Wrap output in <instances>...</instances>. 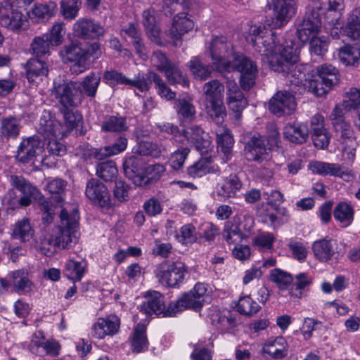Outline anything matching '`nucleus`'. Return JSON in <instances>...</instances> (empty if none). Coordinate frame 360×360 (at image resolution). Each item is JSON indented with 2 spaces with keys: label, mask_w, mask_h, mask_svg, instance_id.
Returning a JSON list of instances; mask_svg holds the SVG:
<instances>
[{
  "label": "nucleus",
  "mask_w": 360,
  "mask_h": 360,
  "mask_svg": "<svg viewBox=\"0 0 360 360\" xmlns=\"http://www.w3.org/2000/svg\"><path fill=\"white\" fill-rule=\"evenodd\" d=\"M247 41L256 51L268 58L274 71H286L298 60L299 45L292 39L278 37L276 32L264 25L252 26Z\"/></svg>",
  "instance_id": "obj_1"
},
{
  "label": "nucleus",
  "mask_w": 360,
  "mask_h": 360,
  "mask_svg": "<svg viewBox=\"0 0 360 360\" xmlns=\"http://www.w3.org/2000/svg\"><path fill=\"white\" fill-rule=\"evenodd\" d=\"M191 6L190 0H164L162 11L165 15H172L178 12L172 19L169 28L165 32V42L174 46L181 45L183 37L194 27V22L187 11Z\"/></svg>",
  "instance_id": "obj_2"
},
{
  "label": "nucleus",
  "mask_w": 360,
  "mask_h": 360,
  "mask_svg": "<svg viewBox=\"0 0 360 360\" xmlns=\"http://www.w3.org/2000/svg\"><path fill=\"white\" fill-rule=\"evenodd\" d=\"M60 224L52 229L58 248H68L77 243L79 215L77 208H64L60 213Z\"/></svg>",
  "instance_id": "obj_3"
},
{
  "label": "nucleus",
  "mask_w": 360,
  "mask_h": 360,
  "mask_svg": "<svg viewBox=\"0 0 360 360\" xmlns=\"http://www.w3.org/2000/svg\"><path fill=\"white\" fill-rule=\"evenodd\" d=\"M30 5V0H0V24L8 30L19 33L26 30L28 20L18 8Z\"/></svg>",
  "instance_id": "obj_4"
},
{
  "label": "nucleus",
  "mask_w": 360,
  "mask_h": 360,
  "mask_svg": "<svg viewBox=\"0 0 360 360\" xmlns=\"http://www.w3.org/2000/svg\"><path fill=\"white\" fill-rule=\"evenodd\" d=\"M209 51L213 67L219 72L230 71L233 66L231 63L237 55L232 42L224 36L213 37Z\"/></svg>",
  "instance_id": "obj_5"
},
{
  "label": "nucleus",
  "mask_w": 360,
  "mask_h": 360,
  "mask_svg": "<svg viewBox=\"0 0 360 360\" xmlns=\"http://www.w3.org/2000/svg\"><path fill=\"white\" fill-rule=\"evenodd\" d=\"M338 70L332 65L324 64L317 68V75L309 79L304 87L314 95H326L338 81Z\"/></svg>",
  "instance_id": "obj_6"
},
{
  "label": "nucleus",
  "mask_w": 360,
  "mask_h": 360,
  "mask_svg": "<svg viewBox=\"0 0 360 360\" xmlns=\"http://www.w3.org/2000/svg\"><path fill=\"white\" fill-rule=\"evenodd\" d=\"M206 292V285L197 283L189 292L183 294L176 301L169 303L171 312L167 314L176 315L186 309H192L195 311H200L203 306Z\"/></svg>",
  "instance_id": "obj_7"
},
{
  "label": "nucleus",
  "mask_w": 360,
  "mask_h": 360,
  "mask_svg": "<svg viewBox=\"0 0 360 360\" xmlns=\"http://www.w3.org/2000/svg\"><path fill=\"white\" fill-rule=\"evenodd\" d=\"M187 273V267L179 260L163 262L158 264L155 270L158 281L162 284L172 288L179 286L184 281L185 274Z\"/></svg>",
  "instance_id": "obj_8"
},
{
  "label": "nucleus",
  "mask_w": 360,
  "mask_h": 360,
  "mask_svg": "<svg viewBox=\"0 0 360 360\" xmlns=\"http://www.w3.org/2000/svg\"><path fill=\"white\" fill-rule=\"evenodd\" d=\"M78 88L77 82H67L58 77L53 80L52 94L60 104L61 108H73L82 101Z\"/></svg>",
  "instance_id": "obj_9"
},
{
  "label": "nucleus",
  "mask_w": 360,
  "mask_h": 360,
  "mask_svg": "<svg viewBox=\"0 0 360 360\" xmlns=\"http://www.w3.org/2000/svg\"><path fill=\"white\" fill-rule=\"evenodd\" d=\"M269 141L259 134L253 135L245 146V155L247 160L264 165V167L272 166L270 148H267Z\"/></svg>",
  "instance_id": "obj_10"
},
{
  "label": "nucleus",
  "mask_w": 360,
  "mask_h": 360,
  "mask_svg": "<svg viewBox=\"0 0 360 360\" xmlns=\"http://www.w3.org/2000/svg\"><path fill=\"white\" fill-rule=\"evenodd\" d=\"M231 64L233 68L228 72L235 70L239 72L241 88L245 91L250 90L255 84L258 72L256 63L247 56L237 53Z\"/></svg>",
  "instance_id": "obj_11"
},
{
  "label": "nucleus",
  "mask_w": 360,
  "mask_h": 360,
  "mask_svg": "<svg viewBox=\"0 0 360 360\" xmlns=\"http://www.w3.org/2000/svg\"><path fill=\"white\" fill-rule=\"evenodd\" d=\"M84 49L79 44L70 42L63 46L60 51V56L64 63H72L70 72L74 75H79L89 68L86 63Z\"/></svg>",
  "instance_id": "obj_12"
},
{
  "label": "nucleus",
  "mask_w": 360,
  "mask_h": 360,
  "mask_svg": "<svg viewBox=\"0 0 360 360\" xmlns=\"http://www.w3.org/2000/svg\"><path fill=\"white\" fill-rule=\"evenodd\" d=\"M43 151L44 144L38 136L23 138L18 147L15 159L24 165L34 163Z\"/></svg>",
  "instance_id": "obj_13"
},
{
  "label": "nucleus",
  "mask_w": 360,
  "mask_h": 360,
  "mask_svg": "<svg viewBox=\"0 0 360 360\" xmlns=\"http://www.w3.org/2000/svg\"><path fill=\"white\" fill-rule=\"evenodd\" d=\"M294 94L288 91H277L269 101V111L278 117L291 114L296 108Z\"/></svg>",
  "instance_id": "obj_14"
},
{
  "label": "nucleus",
  "mask_w": 360,
  "mask_h": 360,
  "mask_svg": "<svg viewBox=\"0 0 360 360\" xmlns=\"http://www.w3.org/2000/svg\"><path fill=\"white\" fill-rule=\"evenodd\" d=\"M321 26L318 11H311L306 13L301 22L297 27V37L303 43L316 37Z\"/></svg>",
  "instance_id": "obj_15"
},
{
  "label": "nucleus",
  "mask_w": 360,
  "mask_h": 360,
  "mask_svg": "<svg viewBox=\"0 0 360 360\" xmlns=\"http://www.w3.org/2000/svg\"><path fill=\"white\" fill-rule=\"evenodd\" d=\"M123 170L127 178L137 186L148 184V178L145 174V167L141 158L131 155L126 158L123 162Z\"/></svg>",
  "instance_id": "obj_16"
},
{
  "label": "nucleus",
  "mask_w": 360,
  "mask_h": 360,
  "mask_svg": "<svg viewBox=\"0 0 360 360\" xmlns=\"http://www.w3.org/2000/svg\"><path fill=\"white\" fill-rule=\"evenodd\" d=\"M103 78V81L110 86L124 84L136 87L142 92L147 89L149 82L148 77L143 75V73H139L135 79H131L125 77L122 73L113 70L105 71Z\"/></svg>",
  "instance_id": "obj_17"
},
{
  "label": "nucleus",
  "mask_w": 360,
  "mask_h": 360,
  "mask_svg": "<svg viewBox=\"0 0 360 360\" xmlns=\"http://www.w3.org/2000/svg\"><path fill=\"white\" fill-rule=\"evenodd\" d=\"M85 195L91 202L98 205L101 207H110L111 206V199L108 189L98 179H91L86 182Z\"/></svg>",
  "instance_id": "obj_18"
},
{
  "label": "nucleus",
  "mask_w": 360,
  "mask_h": 360,
  "mask_svg": "<svg viewBox=\"0 0 360 360\" xmlns=\"http://www.w3.org/2000/svg\"><path fill=\"white\" fill-rule=\"evenodd\" d=\"M32 283L26 272L17 270L11 272L6 278H0V286L6 290L11 289L20 294L27 293L32 290Z\"/></svg>",
  "instance_id": "obj_19"
},
{
  "label": "nucleus",
  "mask_w": 360,
  "mask_h": 360,
  "mask_svg": "<svg viewBox=\"0 0 360 360\" xmlns=\"http://www.w3.org/2000/svg\"><path fill=\"white\" fill-rule=\"evenodd\" d=\"M337 139L341 143L347 158L352 160L355 156L356 142L354 131L347 121L333 125Z\"/></svg>",
  "instance_id": "obj_20"
},
{
  "label": "nucleus",
  "mask_w": 360,
  "mask_h": 360,
  "mask_svg": "<svg viewBox=\"0 0 360 360\" xmlns=\"http://www.w3.org/2000/svg\"><path fill=\"white\" fill-rule=\"evenodd\" d=\"M146 301L140 305V311L146 315H162L163 317H171L174 315H168L170 313L169 304L165 307L164 296L158 291L148 292L145 296Z\"/></svg>",
  "instance_id": "obj_21"
},
{
  "label": "nucleus",
  "mask_w": 360,
  "mask_h": 360,
  "mask_svg": "<svg viewBox=\"0 0 360 360\" xmlns=\"http://www.w3.org/2000/svg\"><path fill=\"white\" fill-rule=\"evenodd\" d=\"M76 36L84 39H96L103 36L104 27L92 19L79 18L74 24Z\"/></svg>",
  "instance_id": "obj_22"
},
{
  "label": "nucleus",
  "mask_w": 360,
  "mask_h": 360,
  "mask_svg": "<svg viewBox=\"0 0 360 360\" xmlns=\"http://www.w3.org/2000/svg\"><path fill=\"white\" fill-rule=\"evenodd\" d=\"M11 183L15 188L23 195L19 200V204L21 206H29L32 198L38 200L39 197H41L39 190L22 176H11Z\"/></svg>",
  "instance_id": "obj_23"
},
{
  "label": "nucleus",
  "mask_w": 360,
  "mask_h": 360,
  "mask_svg": "<svg viewBox=\"0 0 360 360\" xmlns=\"http://www.w3.org/2000/svg\"><path fill=\"white\" fill-rule=\"evenodd\" d=\"M26 77L30 84L37 85L49 72L50 64L39 57L29 59L25 65Z\"/></svg>",
  "instance_id": "obj_24"
},
{
  "label": "nucleus",
  "mask_w": 360,
  "mask_h": 360,
  "mask_svg": "<svg viewBox=\"0 0 360 360\" xmlns=\"http://www.w3.org/2000/svg\"><path fill=\"white\" fill-rule=\"evenodd\" d=\"M226 100L229 110L235 113L236 119L239 120L243 110L248 105V101L236 83L228 82Z\"/></svg>",
  "instance_id": "obj_25"
},
{
  "label": "nucleus",
  "mask_w": 360,
  "mask_h": 360,
  "mask_svg": "<svg viewBox=\"0 0 360 360\" xmlns=\"http://www.w3.org/2000/svg\"><path fill=\"white\" fill-rule=\"evenodd\" d=\"M120 35L129 43H131L136 53L142 59L147 58L146 49L141 37V32L134 23H129L122 27Z\"/></svg>",
  "instance_id": "obj_26"
},
{
  "label": "nucleus",
  "mask_w": 360,
  "mask_h": 360,
  "mask_svg": "<svg viewBox=\"0 0 360 360\" xmlns=\"http://www.w3.org/2000/svg\"><path fill=\"white\" fill-rule=\"evenodd\" d=\"M120 325V319L115 315L99 318L92 326L91 335L98 339H102L106 335H113L118 332Z\"/></svg>",
  "instance_id": "obj_27"
},
{
  "label": "nucleus",
  "mask_w": 360,
  "mask_h": 360,
  "mask_svg": "<svg viewBox=\"0 0 360 360\" xmlns=\"http://www.w3.org/2000/svg\"><path fill=\"white\" fill-rule=\"evenodd\" d=\"M311 133L315 147L324 149L328 147L330 136L325 127L324 117L320 114H316L311 119Z\"/></svg>",
  "instance_id": "obj_28"
},
{
  "label": "nucleus",
  "mask_w": 360,
  "mask_h": 360,
  "mask_svg": "<svg viewBox=\"0 0 360 360\" xmlns=\"http://www.w3.org/2000/svg\"><path fill=\"white\" fill-rule=\"evenodd\" d=\"M268 2L274 7L276 27H282L295 13V0H268Z\"/></svg>",
  "instance_id": "obj_29"
},
{
  "label": "nucleus",
  "mask_w": 360,
  "mask_h": 360,
  "mask_svg": "<svg viewBox=\"0 0 360 360\" xmlns=\"http://www.w3.org/2000/svg\"><path fill=\"white\" fill-rule=\"evenodd\" d=\"M38 131L46 139L63 136L65 134L64 126L48 112H44L41 116Z\"/></svg>",
  "instance_id": "obj_30"
},
{
  "label": "nucleus",
  "mask_w": 360,
  "mask_h": 360,
  "mask_svg": "<svg viewBox=\"0 0 360 360\" xmlns=\"http://www.w3.org/2000/svg\"><path fill=\"white\" fill-rule=\"evenodd\" d=\"M207 135L197 125H192L182 130L181 137L193 144L201 153L207 150L210 145Z\"/></svg>",
  "instance_id": "obj_31"
},
{
  "label": "nucleus",
  "mask_w": 360,
  "mask_h": 360,
  "mask_svg": "<svg viewBox=\"0 0 360 360\" xmlns=\"http://www.w3.org/2000/svg\"><path fill=\"white\" fill-rule=\"evenodd\" d=\"M29 349L32 353L41 354V352H45L47 354L55 356L59 354L60 345L57 341L53 340L45 341L41 333L39 332V335L37 333L33 335L29 345Z\"/></svg>",
  "instance_id": "obj_32"
},
{
  "label": "nucleus",
  "mask_w": 360,
  "mask_h": 360,
  "mask_svg": "<svg viewBox=\"0 0 360 360\" xmlns=\"http://www.w3.org/2000/svg\"><path fill=\"white\" fill-rule=\"evenodd\" d=\"M217 150L223 154L224 162L229 161L232 157V148L234 143L233 136L229 129L218 127L216 129Z\"/></svg>",
  "instance_id": "obj_33"
},
{
  "label": "nucleus",
  "mask_w": 360,
  "mask_h": 360,
  "mask_svg": "<svg viewBox=\"0 0 360 360\" xmlns=\"http://www.w3.org/2000/svg\"><path fill=\"white\" fill-rule=\"evenodd\" d=\"M242 182L236 174H230L217 185V195L222 200L234 198L242 187Z\"/></svg>",
  "instance_id": "obj_34"
},
{
  "label": "nucleus",
  "mask_w": 360,
  "mask_h": 360,
  "mask_svg": "<svg viewBox=\"0 0 360 360\" xmlns=\"http://www.w3.org/2000/svg\"><path fill=\"white\" fill-rule=\"evenodd\" d=\"M155 13L153 8L144 11L142 13L143 25L150 40L158 45L162 46L165 41L162 39L160 29L156 24Z\"/></svg>",
  "instance_id": "obj_35"
},
{
  "label": "nucleus",
  "mask_w": 360,
  "mask_h": 360,
  "mask_svg": "<svg viewBox=\"0 0 360 360\" xmlns=\"http://www.w3.org/2000/svg\"><path fill=\"white\" fill-rule=\"evenodd\" d=\"M335 241L331 239L323 238L314 241L312 250L315 257L324 262L330 260L335 254Z\"/></svg>",
  "instance_id": "obj_36"
},
{
  "label": "nucleus",
  "mask_w": 360,
  "mask_h": 360,
  "mask_svg": "<svg viewBox=\"0 0 360 360\" xmlns=\"http://www.w3.org/2000/svg\"><path fill=\"white\" fill-rule=\"evenodd\" d=\"M309 168L312 173L322 176L330 175L341 178L349 176V173L342 170L340 165L335 163L314 161L309 164Z\"/></svg>",
  "instance_id": "obj_37"
},
{
  "label": "nucleus",
  "mask_w": 360,
  "mask_h": 360,
  "mask_svg": "<svg viewBox=\"0 0 360 360\" xmlns=\"http://www.w3.org/2000/svg\"><path fill=\"white\" fill-rule=\"evenodd\" d=\"M307 68L306 65L295 63L286 71L277 72L282 73L287 78L290 86H305L309 79L306 77Z\"/></svg>",
  "instance_id": "obj_38"
},
{
  "label": "nucleus",
  "mask_w": 360,
  "mask_h": 360,
  "mask_svg": "<svg viewBox=\"0 0 360 360\" xmlns=\"http://www.w3.org/2000/svg\"><path fill=\"white\" fill-rule=\"evenodd\" d=\"M283 135L289 141L297 144L305 143L309 136V129L303 124H288L283 128Z\"/></svg>",
  "instance_id": "obj_39"
},
{
  "label": "nucleus",
  "mask_w": 360,
  "mask_h": 360,
  "mask_svg": "<svg viewBox=\"0 0 360 360\" xmlns=\"http://www.w3.org/2000/svg\"><path fill=\"white\" fill-rule=\"evenodd\" d=\"M21 129L20 120L15 116H8L0 120L1 136L6 139H16Z\"/></svg>",
  "instance_id": "obj_40"
},
{
  "label": "nucleus",
  "mask_w": 360,
  "mask_h": 360,
  "mask_svg": "<svg viewBox=\"0 0 360 360\" xmlns=\"http://www.w3.org/2000/svg\"><path fill=\"white\" fill-rule=\"evenodd\" d=\"M219 171V168L213 165L210 157L200 158L187 169L188 174L193 177H201L208 173H214Z\"/></svg>",
  "instance_id": "obj_41"
},
{
  "label": "nucleus",
  "mask_w": 360,
  "mask_h": 360,
  "mask_svg": "<svg viewBox=\"0 0 360 360\" xmlns=\"http://www.w3.org/2000/svg\"><path fill=\"white\" fill-rule=\"evenodd\" d=\"M100 82L101 77L96 72H91L86 75L81 82H78V92L80 98L82 99L83 94L90 98H94Z\"/></svg>",
  "instance_id": "obj_42"
},
{
  "label": "nucleus",
  "mask_w": 360,
  "mask_h": 360,
  "mask_svg": "<svg viewBox=\"0 0 360 360\" xmlns=\"http://www.w3.org/2000/svg\"><path fill=\"white\" fill-rule=\"evenodd\" d=\"M340 61L345 66H356L360 63V45H345L338 50Z\"/></svg>",
  "instance_id": "obj_43"
},
{
  "label": "nucleus",
  "mask_w": 360,
  "mask_h": 360,
  "mask_svg": "<svg viewBox=\"0 0 360 360\" xmlns=\"http://www.w3.org/2000/svg\"><path fill=\"white\" fill-rule=\"evenodd\" d=\"M131 351L134 353H141L148 348V341L146 337V328L143 324H138L130 338Z\"/></svg>",
  "instance_id": "obj_44"
},
{
  "label": "nucleus",
  "mask_w": 360,
  "mask_h": 360,
  "mask_svg": "<svg viewBox=\"0 0 360 360\" xmlns=\"http://www.w3.org/2000/svg\"><path fill=\"white\" fill-rule=\"evenodd\" d=\"M167 151L165 146L146 141L139 142L133 148V152L136 154L153 158H158Z\"/></svg>",
  "instance_id": "obj_45"
},
{
  "label": "nucleus",
  "mask_w": 360,
  "mask_h": 360,
  "mask_svg": "<svg viewBox=\"0 0 360 360\" xmlns=\"http://www.w3.org/2000/svg\"><path fill=\"white\" fill-rule=\"evenodd\" d=\"M57 10V4L53 1L45 4H36L27 14L31 19L49 20L53 16Z\"/></svg>",
  "instance_id": "obj_46"
},
{
  "label": "nucleus",
  "mask_w": 360,
  "mask_h": 360,
  "mask_svg": "<svg viewBox=\"0 0 360 360\" xmlns=\"http://www.w3.org/2000/svg\"><path fill=\"white\" fill-rule=\"evenodd\" d=\"M102 131L122 133L128 130L129 127L125 117L120 115L106 116L101 125Z\"/></svg>",
  "instance_id": "obj_47"
},
{
  "label": "nucleus",
  "mask_w": 360,
  "mask_h": 360,
  "mask_svg": "<svg viewBox=\"0 0 360 360\" xmlns=\"http://www.w3.org/2000/svg\"><path fill=\"white\" fill-rule=\"evenodd\" d=\"M143 75H146L148 80V86L144 91L150 89L152 82H154L155 87L157 89L158 94L161 97H164L168 100L173 99L175 97V93L173 92L170 88H169L165 82L162 80L159 75L157 73L150 71L147 73H143Z\"/></svg>",
  "instance_id": "obj_48"
},
{
  "label": "nucleus",
  "mask_w": 360,
  "mask_h": 360,
  "mask_svg": "<svg viewBox=\"0 0 360 360\" xmlns=\"http://www.w3.org/2000/svg\"><path fill=\"white\" fill-rule=\"evenodd\" d=\"M206 110L208 117L217 125V127H223L226 111L222 101L207 102Z\"/></svg>",
  "instance_id": "obj_49"
},
{
  "label": "nucleus",
  "mask_w": 360,
  "mask_h": 360,
  "mask_svg": "<svg viewBox=\"0 0 360 360\" xmlns=\"http://www.w3.org/2000/svg\"><path fill=\"white\" fill-rule=\"evenodd\" d=\"M86 268L85 262L70 259L65 264L63 273L68 279L74 282L79 281L85 274Z\"/></svg>",
  "instance_id": "obj_50"
},
{
  "label": "nucleus",
  "mask_w": 360,
  "mask_h": 360,
  "mask_svg": "<svg viewBox=\"0 0 360 360\" xmlns=\"http://www.w3.org/2000/svg\"><path fill=\"white\" fill-rule=\"evenodd\" d=\"M345 32L349 38L360 41V6L354 9L348 16Z\"/></svg>",
  "instance_id": "obj_51"
},
{
  "label": "nucleus",
  "mask_w": 360,
  "mask_h": 360,
  "mask_svg": "<svg viewBox=\"0 0 360 360\" xmlns=\"http://www.w3.org/2000/svg\"><path fill=\"white\" fill-rule=\"evenodd\" d=\"M162 72L170 84H179L183 86H189V81L176 63H171Z\"/></svg>",
  "instance_id": "obj_52"
},
{
  "label": "nucleus",
  "mask_w": 360,
  "mask_h": 360,
  "mask_svg": "<svg viewBox=\"0 0 360 360\" xmlns=\"http://www.w3.org/2000/svg\"><path fill=\"white\" fill-rule=\"evenodd\" d=\"M65 122L64 129L66 132L77 127L82 120V115L75 110V107L60 108Z\"/></svg>",
  "instance_id": "obj_53"
},
{
  "label": "nucleus",
  "mask_w": 360,
  "mask_h": 360,
  "mask_svg": "<svg viewBox=\"0 0 360 360\" xmlns=\"http://www.w3.org/2000/svg\"><path fill=\"white\" fill-rule=\"evenodd\" d=\"M39 251L45 256L50 257L54 254L58 247V241L53 233H43L39 238V242L37 245Z\"/></svg>",
  "instance_id": "obj_54"
},
{
  "label": "nucleus",
  "mask_w": 360,
  "mask_h": 360,
  "mask_svg": "<svg viewBox=\"0 0 360 360\" xmlns=\"http://www.w3.org/2000/svg\"><path fill=\"white\" fill-rule=\"evenodd\" d=\"M49 34L34 37L30 44V51L37 57L49 54L51 42L49 41Z\"/></svg>",
  "instance_id": "obj_55"
},
{
  "label": "nucleus",
  "mask_w": 360,
  "mask_h": 360,
  "mask_svg": "<svg viewBox=\"0 0 360 360\" xmlns=\"http://www.w3.org/2000/svg\"><path fill=\"white\" fill-rule=\"evenodd\" d=\"M203 90L206 96L207 103L222 101L224 87L218 80L214 79L205 83Z\"/></svg>",
  "instance_id": "obj_56"
},
{
  "label": "nucleus",
  "mask_w": 360,
  "mask_h": 360,
  "mask_svg": "<svg viewBox=\"0 0 360 360\" xmlns=\"http://www.w3.org/2000/svg\"><path fill=\"white\" fill-rule=\"evenodd\" d=\"M188 67L195 78L202 80L207 79L212 71V68L203 64L198 57H193L188 63Z\"/></svg>",
  "instance_id": "obj_57"
},
{
  "label": "nucleus",
  "mask_w": 360,
  "mask_h": 360,
  "mask_svg": "<svg viewBox=\"0 0 360 360\" xmlns=\"http://www.w3.org/2000/svg\"><path fill=\"white\" fill-rule=\"evenodd\" d=\"M335 219L345 226H349L353 221V208L346 202H340L334 210Z\"/></svg>",
  "instance_id": "obj_58"
},
{
  "label": "nucleus",
  "mask_w": 360,
  "mask_h": 360,
  "mask_svg": "<svg viewBox=\"0 0 360 360\" xmlns=\"http://www.w3.org/2000/svg\"><path fill=\"white\" fill-rule=\"evenodd\" d=\"M222 235L224 239L229 244L238 243L246 238L232 220L225 223Z\"/></svg>",
  "instance_id": "obj_59"
},
{
  "label": "nucleus",
  "mask_w": 360,
  "mask_h": 360,
  "mask_svg": "<svg viewBox=\"0 0 360 360\" xmlns=\"http://www.w3.org/2000/svg\"><path fill=\"white\" fill-rule=\"evenodd\" d=\"M96 175L105 181H112L117 174V169L112 160H108L97 165Z\"/></svg>",
  "instance_id": "obj_60"
},
{
  "label": "nucleus",
  "mask_w": 360,
  "mask_h": 360,
  "mask_svg": "<svg viewBox=\"0 0 360 360\" xmlns=\"http://www.w3.org/2000/svg\"><path fill=\"white\" fill-rule=\"evenodd\" d=\"M13 234L15 238L20 239L21 241L30 240L34 235V230L29 219L24 218L18 221L15 224Z\"/></svg>",
  "instance_id": "obj_61"
},
{
  "label": "nucleus",
  "mask_w": 360,
  "mask_h": 360,
  "mask_svg": "<svg viewBox=\"0 0 360 360\" xmlns=\"http://www.w3.org/2000/svg\"><path fill=\"white\" fill-rule=\"evenodd\" d=\"M260 306L250 296L240 297L236 304V310L243 315L252 316L260 309Z\"/></svg>",
  "instance_id": "obj_62"
},
{
  "label": "nucleus",
  "mask_w": 360,
  "mask_h": 360,
  "mask_svg": "<svg viewBox=\"0 0 360 360\" xmlns=\"http://www.w3.org/2000/svg\"><path fill=\"white\" fill-rule=\"evenodd\" d=\"M175 237L182 244H192L197 240L195 227L191 224H186L181 227Z\"/></svg>",
  "instance_id": "obj_63"
},
{
  "label": "nucleus",
  "mask_w": 360,
  "mask_h": 360,
  "mask_svg": "<svg viewBox=\"0 0 360 360\" xmlns=\"http://www.w3.org/2000/svg\"><path fill=\"white\" fill-rule=\"evenodd\" d=\"M271 281L276 283L281 290L286 289L293 281L292 276L279 269L271 271Z\"/></svg>",
  "instance_id": "obj_64"
}]
</instances>
